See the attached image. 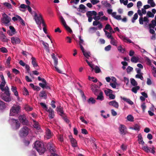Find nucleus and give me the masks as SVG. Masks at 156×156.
Instances as JSON below:
<instances>
[{"label": "nucleus", "instance_id": "nucleus-6", "mask_svg": "<svg viewBox=\"0 0 156 156\" xmlns=\"http://www.w3.org/2000/svg\"><path fill=\"white\" fill-rule=\"evenodd\" d=\"M2 23L6 26L10 25V22L11 20V18L5 13L2 14Z\"/></svg>", "mask_w": 156, "mask_h": 156}, {"label": "nucleus", "instance_id": "nucleus-14", "mask_svg": "<svg viewBox=\"0 0 156 156\" xmlns=\"http://www.w3.org/2000/svg\"><path fill=\"white\" fill-rule=\"evenodd\" d=\"M142 149L147 152H151L154 154L155 152V148L153 146H152L150 147L147 146H144L142 147Z\"/></svg>", "mask_w": 156, "mask_h": 156}, {"label": "nucleus", "instance_id": "nucleus-51", "mask_svg": "<svg viewBox=\"0 0 156 156\" xmlns=\"http://www.w3.org/2000/svg\"><path fill=\"white\" fill-rule=\"evenodd\" d=\"M42 44L44 46V48L46 49L47 51H49V45L46 42H45L44 41H42Z\"/></svg>", "mask_w": 156, "mask_h": 156}, {"label": "nucleus", "instance_id": "nucleus-10", "mask_svg": "<svg viewBox=\"0 0 156 156\" xmlns=\"http://www.w3.org/2000/svg\"><path fill=\"white\" fill-rule=\"evenodd\" d=\"M86 15L87 17L88 18V21L89 22H91L93 18L92 17V16H95L97 15V13L95 11H89L86 12Z\"/></svg>", "mask_w": 156, "mask_h": 156}, {"label": "nucleus", "instance_id": "nucleus-40", "mask_svg": "<svg viewBox=\"0 0 156 156\" xmlns=\"http://www.w3.org/2000/svg\"><path fill=\"white\" fill-rule=\"evenodd\" d=\"M149 28H154L156 26V21L153 20L151 21V23L149 25Z\"/></svg>", "mask_w": 156, "mask_h": 156}, {"label": "nucleus", "instance_id": "nucleus-55", "mask_svg": "<svg viewBox=\"0 0 156 156\" xmlns=\"http://www.w3.org/2000/svg\"><path fill=\"white\" fill-rule=\"evenodd\" d=\"M140 88V87L138 86L134 87L132 88V91L136 94L137 93V90H139Z\"/></svg>", "mask_w": 156, "mask_h": 156}, {"label": "nucleus", "instance_id": "nucleus-16", "mask_svg": "<svg viewBox=\"0 0 156 156\" xmlns=\"http://www.w3.org/2000/svg\"><path fill=\"white\" fill-rule=\"evenodd\" d=\"M119 130L120 133L122 135H125L127 132L126 127L123 125H120Z\"/></svg>", "mask_w": 156, "mask_h": 156}, {"label": "nucleus", "instance_id": "nucleus-7", "mask_svg": "<svg viewBox=\"0 0 156 156\" xmlns=\"http://www.w3.org/2000/svg\"><path fill=\"white\" fill-rule=\"evenodd\" d=\"M47 147L51 153V156H59L55 153L56 151L55 149L54 148L53 145L51 143H48L47 144Z\"/></svg>", "mask_w": 156, "mask_h": 156}, {"label": "nucleus", "instance_id": "nucleus-23", "mask_svg": "<svg viewBox=\"0 0 156 156\" xmlns=\"http://www.w3.org/2000/svg\"><path fill=\"white\" fill-rule=\"evenodd\" d=\"M12 42L13 44H19L20 42V40L19 38L16 37H12L11 38Z\"/></svg>", "mask_w": 156, "mask_h": 156}, {"label": "nucleus", "instance_id": "nucleus-5", "mask_svg": "<svg viewBox=\"0 0 156 156\" xmlns=\"http://www.w3.org/2000/svg\"><path fill=\"white\" fill-rule=\"evenodd\" d=\"M29 129L26 126H24L20 129L19 134L20 137H23L27 136L29 132Z\"/></svg>", "mask_w": 156, "mask_h": 156}, {"label": "nucleus", "instance_id": "nucleus-36", "mask_svg": "<svg viewBox=\"0 0 156 156\" xmlns=\"http://www.w3.org/2000/svg\"><path fill=\"white\" fill-rule=\"evenodd\" d=\"M3 5L7 8L9 9H12V6L11 4L8 2H5L3 3Z\"/></svg>", "mask_w": 156, "mask_h": 156}, {"label": "nucleus", "instance_id": "nucleus-60", "mask_svg": "<svg viewBox=\"0 0 156 156\" xmlns=\"http://www.w3.org/2000/svg\"><path fill=\"white\" fill-rule=\"evenodd\" d=\"M148 3L150 4L152 7H154L155 6V4L153 1V0H148Z\"/></svg>", "mask_w": 156, "mask_h": 156}, {"label": "nucleus", "instance_id": "nucleus-30", "mask_svg": "<svg viewBox=\"0 0 156 156\" xmlns=\"http://www.w3.org/2000/svg\"><path fill=\"white\" fill-rule=\"evenodd\" d=\"M110 43L114 46H117L118 45V41L113 37L110 39Z\"/></svg>", "mask_w": 156, "mask_h": 156}, {"label": "nucleus", "instance_id": "nucleus-44", "mask_svg": "<svg viewBox=\"0 0 156 156\" xmlns=\"http://www.w3.org/2000/svg\"><path fill=\"white\" fill-rule=\"evenodd\" d=\"M24 108L25 110L27 112H30L32 111L33 109V108L28 105H24Z\"/></svg>", "mask_w": 156, "mask_h": 156}, {"label": "nucleus", "instance_id": "nucleus-39", "mask_svg": "<svg viewBox=\"0 0 156 156\" xmlns=\"http://www.w3.org/2000/svg\"><path fill=\"white\" fill-rule=\"evenodd\" d=\"M33 121L34 122L33 126L37 130L39 129H40V127L38 123L34 119H33Z\"/></svg>", "mask_w": 156, "mask_h": 156}, {"label": "nucleus", "instance_id": "nucleus-54", "mask_svg": "<svg viewBox=\"0 0 156 156\" xmlns=\"http://www.w3.org/2000/svg\"><path fill=\"white\" fill-rule=\"evenodd\" d=\"M138 13H135L133 16V17L131 20V21L133 23H134L135 21L137 19L138 17Z\"/></svg>", "mask_w": 156, "mask_h": 156}, {"label": "nucleus", "instance_id": "nucleus-1", "mask_svg": "<svg viewBox=\"0 0 156 156\" xmlns=\"http://www.w3.org/2000/svg\"><path fill=\"white\" fill-rule=\"evenodd\" d=\"M40 154H43L45 151V148L43 143L40 141H36L34 146Z\"/></svg>", "mask_w": 156, "mask_h": 156}, {"label": "nucleus", "instance_id": "nucleus-33", "mask_svg": "<svg viewBox=\"0 0 156 156\" xmlns=\"http://www.w3.org/2000/svg\"><path fill=\"white\" fill-rule=\"evenodd\" d=\"M39 85L43 88H46L47 89H50V87L47 85L46 81H45V82H44L43 83H39Z\"/></svg>", "mask_w": 156, "mask_h": 156}, {"label": "nucleus", "instance_id": "nucleus-24", "mask_svg": "<svg viewBox=\"0 0 156 156\" xmlns=\"http://www.w3.org/2000/svg\"><path fill=\"white\" fill-rule=\"evenodd\" d=\"M47 112L49 113L48 116L51 119H53L54 116V110L51 108H50L48 109L47 110Z\"/></svg>", "mask_w": 156, "mask_h": 156}, {"label": "nucleus", "instance_id": "nucleus-31", "mask_svg": "<svg viewBox=\"0 0 156 156\" xmlns=\"http://www.w3.org/2000/svg\"><path fill=\"white\" fill-rule=\"evenodd\" d=\"M57 111L58 113L61 116H62L64 115V112L62 108L60 106H59L57 107Z\"/></svg>", "mask_w": 156, "mask_h": 156}, {"label": "nucleus", "instance_id": "nucleus-53", "mask_svg": "<svg viewBox=\"0 0 156 156\" xmlns=\"http://www.w3.org/2000/svg\"><path fill=\"white\" fill-rule=\"evenodd\" d=\"M138 13H135L133 16V17L131 20V21L133 23H134L135 21L137 19L138 17Z\"/></svg>", "mask_w": 156, "mask_h": 156}, {"label": "nucleus", "instance_id": "nucleus-22", "mask_svg": "<svg viewBox=\"0 0 156 156\" xmlns=\"http://www.w3.org/2000/svg\"><path fill=\"white\" fill-rule=\"evenodd\" d=\"M10 30L8 31L7 33L10 36H12L16 33V31L15 29L12 26L9 27Z\"/></svg>", "mask_w": 156, "mask_h": 156}, {"label": "nucleus", "instance_id": "nucleus-42", "mask_svg": "<svg viewBox=\"0 0 156 156\" xmlns=\"http://www.w3.org/2000/svg\"><path fill=\"white\" fill-rule=\"evenodd\" d=\"M139 60V58L138 57L133 56L131 58V61L132 62L137 63L138 62Z\"/></svg>", "mask_w": 156, "mask_h": 156}, {"label": "nucleus", "instance_id": "nucleus-26", "mask_svg": "<svg viewBox=\"0 0 156 156\" xmlns=\"http://www.w3.org/2000/svg\"><path fill=\"white\" fill-rule=\"evenodd\" d=\"M108 104L111 106H112L114 107L118 108L119 106V105L118 102H116L115 101L113 100L110 101L108 103Z\"/></svg>", "mask_w": 156, "mask_h": 156}, {"label": "nucleus", "instance_id": "nucleus-13", "mask_svg": "<svg viewBox=\"0 0 156 156\" xmlns=\"http://www.w3.org/2000/svg\"><path fill=\"white\" fill-rule=\"evenodd\" d=\"M140 17L139 18V23L140 24H143L144 23V22L145 23L147 24L149 22V20L148 19V18L146 16L144 18L143 17L142 14V16L139 15Z\"/></svg>", "mask_w": 156, "mask_h": 156}, {"label": "nucleus", "instance_id": "nucleus-52", "mask_svg": "<svg viewBox=\"0 0 156 156\" xmlns=\"http://www.w3.org/2000/svg\"><path fill=\"white\" fill-rule=\"evenodd\" d=\"M118 50L120 52L124 53L125 51V49L122 48L121 45L117 47Z\"/></svg>", "mask_w": 156, "mask_h": 156}, {"label": "nucleus", "instance_id": "nucleus-21", "mask_svg": "<svg viewBox=\"0 0 156 156\" xmlns=\"http://www.w3.org/2000/svg\"><path fill=\"white\" fill-rule=\"evenodd\" d=\"M12 20L14 21L18 20L22 24L24 25H25V23L23 20L20 16L18 15H16L15 16L13 17L12 18Z\"/></svg>", "mask_w": 156, "mask_h": 156}, {"label": "nucleus", "instance_id": "nucleus-59", "mask_svg": "<svg viewBox=\"0 0 156 156\" xmlns=\"http://www.w3.org/2000/svg\"><path fill=\"white\" fill-rule=\"evenodd\" d=\"M146 16H147L148 18H153L154 17V14H153L151 12L148 11L147 13Z\"/></svg>", "mask_w": 156, "mask_h": 156}, {"label": "nucleus", "instance_id": "nucleus-29", "mask_svg": "<svg viewBox=\"0 0 156 156\" xmlns=\"http://www.w3.org/2000/svg\"><path fill=\"white\" fill-rule=\"evenodd\" d=\"M142 5V2L140 1H138L137 2V6L138 9V11H137V13L139 14V15H141L142 16V13L141 12V10L140 9V7Z\"/></svg>", "mask_w": 156, "mask_h": 156}, {"label": "nucleus", "instance_id": "nucleus-8", "mask_svg": "<svg viewBox=\"0 0 156 156\" xmlns=\"http://www.w3.org/2000/svg\"><path fill=\"white\" fill-rule=\"evenodd\" d=\"M112 9L111 8L108 9L107 12L109 14H111L113 17L118 20H121V15H117L115 12H112Z\"/></svg>", "mask_w": 156, "mask_h": 156}, {"label": "nucleus", "instance_id": "nucleus-58", "mask_svg": "<svg viewBox=\"0 0 156 156\" xmlns=\"http://www.w3.org/2000/svg\"><path fill=\"white\" fill-rule=\"evenodd\" d=\"M143 73L137 74L136 75V78L140 79L141 80H143L144 77L142 76Z\"/></svg>", "mask_w": 156, "mask_h": 156}, {"label": "nucleus", "instance_id": "nucleus-46", "mask_svg": "<svg viewBox=\"0 0 156 156\" xmlns=\"http://www.w3.org/2000/svg\"><path fill=\"white\" fill-rule=\"evenodd\" d=\"M1 40L5 42H7L8 41V39L3 34H1Z\"/></svg>", "mask_w": 156, "mask_h": 156}, {"label": "nucleus", "instance_id": "nucleus-11", "mask_svg": "<svg viewBox=\"0 0 156 156\" xmlns=\"http://www.w3.org/2000/svg\"><path fill=\"white\" fill-rule=\"evenodd\" d=\"M59 18L61 23L65 29L69 33L72 32V30L66 24V22L63 17L62 16H60Z\"/></svg>", "mask_w": 156, "mask_h": 156}, {"label": "nucleus", "instance_id": "nucleus-49", "mask_svg": "<svg viewBox=\"0 0 156 156\" xmlns=\"http://www.w3.org/2000/svg\"><path fill=\"white\" fill-rule=\"evenodd\" d=\"M126 119L129 121L132 122L134 121V117L132 115H128L127 116Z\"/></svg>", "mask_w": 156, "mask_h": 156}, {"label": "nucleus", "instance_id": "nucleus-48", "mask_svg": "<svg viewBox=\"0 0 156 156\" xmlns=\"http://www.w3.org/2000/svg\"><path fill=\"white\" fill-rule=\"evenodd\" d=\"M87 101L89 104H94L95 103L96 101L93 98L91 97L87 100Z\"/></svg>", "mask_w": 156, "mask_h": 156}, {"label": "nucleus", "instance_id": "nucleus-3", "mask_svg": "<svg viewBox=\"0 0 156 156\" xmlns=\"http://www.w3.org/2000/svg\"><path fill=\"white\" fill-rule=\"evenodd\" d=\"M21 107L19 105L14 104L10 110V116H15L20 112Z\"/></svg>", "mask_w": 156, "mask_h": 156}, {"label": "nucleus", "instance_id": "nucleus-2", "mask_svg": "<svg viewBox=\"0 0 156 156\" xmlns=\"http://www.w3.org/2000/svg\"><path fill=\"white\" fill-rule=\"evenodd\" d=\"M34 19L36 22V23L39 25V27L41 30V27L40 25L42 23L43 26H45V24L44 21L42 19L41 15L40 14H37L36 12H34Z\"/></svg>", "mask_w": 156, "mask_h": 156}, {"label": "nucleus", "instance_id": "nucleus-35", "mask_svg": "<svg viewBox=\"0 0 156 156\" xmlns=\"http://www.w3.org/2000/svg\"><path fill=\"white\" fill-rule=\"evenodd\" d=\"M31 63L33 67L34 68H36V67L38 66V65L36 62V58L34 57H32L31 58Z\"/></svg>", "mask_w": 156, "mask_h": 156}, {"label": "nucleus", "instance_id": "nucleus-28", "mask_svg": "<svg viewBox=\"0 0 156 156\" xmlns=\"http://www.w3.org/2000/svg\"><path fill=\"white\" fill-rule=\"evenodd\" d=\"M119 37L124 42H127L129 43H132L131 41L127 37H126L125 36L120 35H119Z\"/></svg>", "mask_w": 156, "mask_h": 156}, {"label": "nucleus", "instance_id": "nucleus-32", "mask_svg": "<svg viewBox=\"0 0 156 156\" xmlns=\"http://www.w3.org/2000/svg\"><path fill=\"white\" fill-rule=\"evenodd\" d=\"M101 3L107 8H112L111 5L108 3L106 1H102L101 2Z\"/></svg>", "mask_w": 156, "mask_h": 156}, {"label": "nucleus", "instance_id": "nucleus-12", "mask_svg": "<svg viewBox=\"0 0 156 156\" xmlns=\"http://www.w3.org/2000/svg\"><path fill=\"white\" fill-rule=\"evenodd\" d=\"M51 56L52 58L54 60V63L55 65V68L56 70L58 73H62V72L57 67V66L58 64V59L55 56V55L54 53H52L51 55Z\"/></svg>", "mask_w": 156, "mask_h": 156}, {"label": "nucleus", "instance_id": "nucleus-43", "mask_svg": "<svg viewBox=\"0 0 156 156\" xmlns=\"http://www.w3.org/2000/svg\"><path fill=\"white\" fill-rule=\"evenodd\" d=\"M122 99L130 105H133V102L129 98L123 97Z\"/></svg>", "mask_w": 156, "mask_h": 156}, {"label": "nucleus", "instance_id": "nucleus-38", "mask_svg": "<svg viewBox=\"0 0 156 156\" xmlns=\"http://www.w3.org/2000/svg\"><path fill=\"white\" fill-rule=\"evenodd\" d=\"M70 141L72 146L73 147H77V143L76 141L73 138H70Z\"/></svg>", "mask_w": 156, "mask_h": 156}, {"label": "nucleus", "instance_id": "nucleus-45", "mask_svg": "<svg viewBox=\"0 0 156 156\" xmlns=\"http://www.w3.org/2000/svg\"><path fill=\"white\" fill-rule=\"evenodd\" d=\"M104 31L105 33L106 36L108 39H110L111 38H112V37H113L110 33L106 31L105 30V29H104Z\"/></svg>", "mask_w": 156, "mask_h": 156}, {"label": "nucleus", "instance_id": "nucleus-47", "mask_svg": "<svg viewBox=\"0 0 156 156\" xmlns=\"http://www.w3.org/2000/svg\"><path fill=\"white\" fill-rule=\"evenodd\" d=\"M105 93L106 96H108L113 93L112 90L109 89H107L104 91Z\"/></svg>", "mask_w": 156, "mask_h": 156}, {"label": "nucleus", "instance_id": "nucleus-4", "mask_svg": "<svg viewBox=\"0 0 156 156\" xmlns=\"http://www.w3.org/2000/svg\"><path fill=\"white\" fill-rule=\"evenodd\" d=\"M9 122L13 129H17L20 128V124L17 120L10 118Z\"/></svg>", "mask_w": 156, "mask_h": 156}, {"label": "nucleus", "instance_id": "nucleus-34", "mask_svg": "<svg viewBox=\"0 0 156 156\" xmlns=\"http://www.w3.org/2000/svg\"><path fill=\"white\" fill-rule=\"evenodd\" d=\"M17 87L13 86H11V90L13 92L15 96H17L18 93L17 91Z\"/></svg>", "mask_w": 156, "mask_h": 156}, {"label": "nucleus", "instance_id": "nucleus-57", "mask_svg": "<svg viewBox=\"0 0 156 156\" xmlns=\"http://www.w3.org/2000/svg\"><path fill=\"white\" fill-rule=\"evenodd\" d=\"M79 39H80L79 45H80V49L81 50L82 47H83L82 44H84V41L81 38V36H80L79 37Z\"/></svg>", "mask_w": 156, "mask_h": 156}, {"label": "nucleus", "instance_id": "nucleus-50", "mask_svg": "<svg viewBox=\"0 0 156 156\" xmlns=\"http://www.w3.org/2000/svg\"><path fill=\"white\" fill-rule=\"evenodd\" d=\"M39 96L40 97H44L45 99L47 97V94L44 91H42L40 93Z\"/></svg>", "mask_w": 156, "mask_h": 156}, {"label": "nucleus", "instance_id": "nucleus-61", "mask_svg": "<svg viewBox=\"0 0 156 156\" xmlns=\"http://www.w3.org/2000/svg\"><path fill=\"white\" fill-rule=\"evenodd\" d=\"M97 30V28L95 27H91L89 29V32L90 33H93L95 32Z\"/></svg>", "mask_w": 156, "mask_h": 156}, {"label": "nucleus", "instance_id": "nucleus-56", "mask_svg": "<svg viewBox=\"0 0 156 156\" xmlns=\"http://www.w3.org/2000/svg\"><path fill=\"white\" fill-rule=\"evenodd\" d=\"M6 108L5 103L1 101V111L5 109Z\"/></svg>", "mask_w": 156, "mask_h": 156}, {"label": "nucleus", "instance_id": "nucleus-64", "mask_svg": "<svg viewBox=\"0 0 156 156\" xmlns=\"http://www.w3.org/2000/svg\"><path fill=\"white\" fill-rule=\"evenodd\" d=\"M58 140L61 142L63 141V136L62 135H59L58 136Z\"/></svg>", "mask_w": 156, "mask_h": 156}, {"label": "nucleus", "instance_id": "nucleus-17", "mask_svg": "<svg viewBox=\"0 0 156 156\" xmlns=\"http://www.w3.org/2000/svg\"><path fill=\"white\" fill-rule=\"evenodd\" d=\"M6 83H1V90L2 92L5 91L6 94L9 93V88L7 85L5 87Z\"/></svg>", "mask_w": 156, "mask_h": 156}, {"label": "nucleus", "instance_id": "nucleus-9", "mask_svg": "<svg viewBox=\"0 0 156 156\" xmlns=\"http://www.w3.org/2000/svg\"><path fill=\"white\" fill-rule=\"evenodd\" d=\"M86 61L88 64V65L92 69V71L94 70L95 72L96 73H100L101 70L100 68L98 66H95L94 67V65L92 64V62H89L88 60L86 59Z\"/></svg>", "mask_w": 156, "mask_h": 156}, {"label": "nucleus", "instance_id": "nucleus-63", "mask_svg": "<svg viewBox=\"0 0 156 156\" xmlns=\"http://www.w3.org/2000/svg\"><path fill=\"white\" fill-rule=\"evenodd\" d=\"M11 60V58L9 57L8 58L6 62V64L7 66H9L10 64V62Z\"/></svg>", "mask_w": 156, "mask_h": 156}, {"label": "nucleus", "instance_id": "nucleus-20", "mask_svg": "<svg viewBox=\"0 0 156 156\" xmlns=\"http://www.w3.org/2000/svg\"><path fill=\"white\" fill-rule=\"evenodd\" d=\"M81 50L84 56L87 58L89 59V57H90L91 55L90 52L89 51H87L85 50L83 47H82Z\"/></svg>", "mask_w": 156, "mask_h": 156}, {"label": "nucleus", "instance_id": "nucleus-19", "mask_svg": "<svg viewBox=\"0 0 156 156\" xmlns=\"http://www.w3.org/2000/svg\"><path fill=\"white\" fill-rule=\"evenodd\" d=\"M19 119L23 125H27L28 123V121L26 119V116L24 115H20L19 117Z\"/></svg>", "mask_w": 156, "mask_h": 156}, {"label": "nucleus", "instance_id": "nucleus-62", "mask_svg": "<svg viewBox=\"0 0 156 156\" xmlns=\"http://www.w3.org/2000/svg\"><path fill=\"white\" fill-rule=\"evenodd\" d=\"M131 83L133 86H136L137 85V83L133 79H131Z\"/></svg>", "mask_w": 156, "mask_h": 156}, {"label": "nucleus", "instance_id": "nucleus-27", "mask_svg": "<svg viewBox=\"0 0 156 156\" xmlns=\"http://www.w3.org/2000/svg\"><path fill=\"white\" fill-rule=\"evenodd\" d=\"M96 99L100 101H102L104 99V97L103 96V93L102 92L100 91L97 95Z\"/></svg>", "mask_w": 156, "mask_h": 156}, {"label": "nucleus", "instance_id": "nucleus-25", "mask_svg": "<svg viewBox=\"0 0 156 156\" xmlns=\"http://www.w3.org/2000/svg\"><path fill=\"white\" fill-rule=\"evenodd\" d=\"M52 136V134L50 130L47 129L46 130L45 137L47 139H50Z\"/></svg>", "mask_w": 156, "mask_h": 156}, {"label": "nucleus", "instance_id": "nucleus-37", "mask_svg": "<svg viewBox=\"0 0 156 156\" xmlns=\"http://www.w3.org/2000/svg\"><path fill=\"white\" fill-rule=\"evenodd\" d=\"M27 6L24 4H21L19 7V10L22 12H24L25 11V9L27 8Z\"/></svg>", "mask_w": 156, "mask_h": 156}, {"label": "nucleus", "instance_id": "nucleus-15", "mask_svg": "<svg viewBox=\"0 0 156 156\" xmlns=\"http://www.w3.org/2000/svg\"><path fill=\"white\" fill-rule=\"evenodd\" d=\"M9 93L6 94L5 91H3L4 94L5 95H4L2 96V98L5 101L9 102L11 100V99L10 98V91L9 90Z\"/></svg>", "mask_w": 156, "mask_h": 156}, {"label": "nucleus", "instance_id": "nucleus-18", "mask_svg": "<svg viewBox=\"0 0 156 156\" xmlns=\"http://www.w3.org/2000/svg\"><path fill=\"white\" fill-rule=\"evenodd\" d=\"M98 88V86L95 84H92L91 87V88L92 92L95 95H98L99 92V91H100L99 90Z\"/></svg>", "mask_w": 156, "mask_h": 156}, {"label": "nucleus", "instance_id": "nucleus-41", "mask_svg": "<svg viewBox=\"0 0 156 156\" xmlns=\"http://www.w3.org/2000/svg\"><path fill=\"white\" fill-rule=\"evenodd\" d=\"M138 140L139 142V143L140 144H141L142 145H143V144H144V142L143 140L142 135L141 134H139L138 135Z\"/></svg>", "mask_w": 156, "mask_h": 156}]
</instances>
